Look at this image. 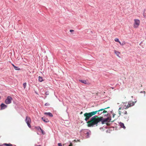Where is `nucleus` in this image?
Here are the masks:
<instances>
[{
	"label": "nucleus",
	"mask_w": 146,
	"mask_h": 146,
	"mask_svg": "<svg viewBox=\"0 0 146 146\" xmlns=\"http://www.w3.org/2000/svg\"><path fill=\"white\" fill-rule=\"evenodd\" d=\"M102 119V117H99L98 116L95 115L87 122V125L88 127H93L95 125L97 126L98 123L101 121Z\"/></svg>",
	"instance_id": "1"
},
{
	"label": "nucleus",
	"mask_w": 146,
	"mask_h": 146,
	"mask_svg": "<svg viewBox=\"0 0 146 146\" xmlns=\"http://www.w3.org/2000/svg\"><path fill=\"white\" fill-rule=\"evenodd\" d=\"M97 111H94L88 113H86L84 114V116L85 117L84 120L87 121L92 116L95 115L97 113Z\"/></svg>",
	"instance_id": "2"
},
{
	"label": "nucleus",
	"mask_w": 146,
	"mask_h": 146,
	"mask_svg": "<svg viewBox=\"0 0 146 146\" xmlns=\"http://www.w3.org/2000/svg\"><path fill=\"white\" fill-rule=\"evenodd\" d=\"M134 23L133 25V27L135 28H137L139 26L140 24V21L138 19H134Z\"/></svg>",
	"instance_id": "3"
},
{
	"label": "nucleus",
	"mask_w": 146,
	"mask_h": 146,
	"mask_svg": "<svg viewBox=\"0 0 146 146\" xmlns=\"http://www.w3.org/2000/svg\"><path fill=\"white\" fill-rule=\"evenodd\" d=\"M25 121L28 127L29 128H31V126L30 125V123L31 122V119L28 116H27L25 119Z\"/></svg>",
	"instance_id": "4"
},
{
	"label": "nucleus",
	"mask_w": 146,
	"mask_h": 146,
	"mask_svg": "<svg viewBox=\"0 0 146 146\" xmlns=\"http://www.w3.org/2000/svg\"><path fill=\"white\" fill-rule=\"evenodd\" d=\"M12 98L11 97L8 96L5 101V103L6 104H9L11 102Z\"/></svg>",
	"instance_id": "5"
},
{
	"label": "nucleus",
	"mask_w": 146,
	"mask_h": 146,
	"mask_svg": "<svg viewBox=\"0 0 146 146\" xmlns=\"http://www.w3.org/2000/svg\"><path fill=\"white\" fill-rule=\"evenodd\" d=\"M79 81L80 82L84 83L85 84L90 85V83L88 82L87 80H79Z\"/></svg>",
	"instance_id": "6"
},
{
	"label": "nucleus",
	"mask_w": 146,
	"mask_h": 146,
	"mask_svg": "<svg viewBox=\"0 0 146 146\" xmlns=\"http://www.w3.org/2000/svg\"><path fill=\"white\" fill-rule=\"evenodd\" d=\"M0 106L1 110H4L7 107V105L3 103Z\"/></svg>",
	"instance_id": "7"
},
{
	"label": "nucleus",
	"mask_w": 146,
	"mask_h": 146,
	"mask_svg": "<svg viewBox=\"0 0 146 146\" xmlns=\"http://www.w3.org/2000/svg\"><path fill=\"white\" fill-rule=\"evenodd\" d=\"M136 102V101L135 102L132 101H129V102L128 103L130 104V106L131 107L134 106Z\"/></svg>",
	"instance_id": "8"
},
{
	"label": "nucleus",
	"mask_w": 146,
	"mask_h": 146,
	"mask_svg": "<svg viewBox=\"0 0 146 146\" xmlns=\"http://www.w3.org/2000/svg\"><path fill=\"white\" fill-rule=\"evenodd\" d=\"M123 116L125 119H127V120H128L129 119V116L127 114V115H123Z\"/></svg>",
	"instance_id": "9"
},
{
	"label": "nucleus",
	"mask_w": 146,
	"mask_h": 146,
	"mask_svg": "<svg viewBox=\"0 0 146 146\" xmlns=\"http://www.w3.org/2000/svg\"><path fill=\"white\" fill-rule=\"evenodd\" d=\"M42 119L44 122H48L49 121L48 119L44 117H42Z\"/></svg>",
	"instance_id": "10"
},
{
	"label": "nucleus",
	"mask_w": 146,
	"mask_h": 146,
	"mask_svg": "<svg viewBox=\"0 0 146 146\" xmlns=\"http://www.w3.org/2000/svg\"><path fill=\"white\" fill-rule=\"evenodd\" d=\"M44 114L45 115H48L49 116L51 117H53V115H52V114L50 112H48V113L45 112L44 113Z\"/></svg>",
	"instance_id": "11"
},
{
	"label": "nucleus",
	"mask_w": 146,
	"mask_h": 146,
	"mask_svg": "<svg viewBox=\"0 0 146 146\" xmlns=\"http://www.w3.org/2000/svg\"><path fill=\"white\" fill-rule=\"evenodd\" d=\"M120 125L121 127L123 128L124 129H125V127L124 126V124L120 122Z\"/></svg>",
	"instance_id": "12"
},
{
	"label": "nucleus",
	"mask_w": 146,
	"mask_h": 146,
	"mask_svg": "<svg viewBox=\"0 0 146 146\" xmlns=\"http://www.w3.org/2000/svg\"><path fill=\"white\" fill-rule=\"evenodd\" d=\"M130 104L128 103V104L127 105V106L125 105L124 106V108L125 109H127L128 108H129V107H130Z\"/></svg>",
	"instance_id": "13"
},
{
	"label": "nucleus",
	"mask_w": 146,
	"mask_h": 146,
	"mask_svg": "<svg viewBox=\"0 0 146 146\" xmlns=\"http://www.w3.org/2000/svg\"><path fill=\"white\" fill-rule=\"evenodd\" d=\"M114 52L115 54L117 56H118L119 57V54H120V52L117 51L116 50H114Z\"/></svg>",
	"instance_id": "14"
},
{
	"label": "nucleus",
	"mask_w": 146,
	"mask_h": 146,
	"mask_svg": "<svg viewBox=\"0 0 146 146\" xmlns=\"http://www.w3.org/2000/svg\"><path fill=\"white\" fill-rule=\"evenodd\" d=\"M110 108V107H107L106 108H104V109H100V110H98L97 111H98V112H99V111H103V110H104L106 109H107L109 108Z\"/></svg>",
	"instance_id": "15"
},
{
	"label": "nucleus",
	"mask_w": 146,
	"mask_h": 146,
	"mask_svg": "<svg viewBox=\"0 0 146 146\" xmlns=\"http://www.w3.org/2000/svg\"><path fill=\"white\" fill-rule=\"evenodd\" d=\"M114 40L116 42H118L120 44H121V42L119 41V39L118 38H115V39Z\"/></svg>",
	"instance_id": "16"
},
{
	"label": "nucleus",
	"mask_w": 146,
	"mask_h": 146,
	"mask_svg": "<svg viewBox=\"0 0 146 146\" xmlns=\"http://www.w3.org/2000/svg\"><path fill=\"white\" fill-rule=\"evenodd\" d=\"M38 80L40 82H42L43 81V78L41 76H39L38 77Z\"/></svg>",
	"instance_id": "17"
},
{
	"label": "nucleus",
	"mask_w": 146,
	"mask_h": 146,
	"mask_svg": "<svg viewBox=\"0 0 146 146\" xmlns=\"http://www.w3.org/2000/svg\"><path fill=\"white\" fill-rule=\"evenodd\" d=\"M122 113L123 115H127V111L125 110H124L123 112H122Z\"/></svg>",
	"instance_id": "18"
},
{
	"label": "nucleus",
	"mask_w": 146,
	"mask_h": 146,
	"mask_svg": "<svg viewBox=\"0 0 146 146\" xmlns=\"http://www.w3.org/2000/svg\"><path fill=\"white\" fill-rule=\"evenodd\" d=\"M4 145H5L6 146H12V145L10 143L7 144V143H4Z\"/></svg>",
	"instance_id": "19"
},
{
	"label": "nucleus",
	"mask_w": 146,
	"mask_h": 146,
	"mask_svg": "<svg viewBox=\"0 0 146 146\" xmlns=\"http://www.w3.org/2000/svg\"><path fill=\"white\" fill-rule=\"evenodd\" d=\"M104 119V121L105 122L110 121V119L109 118H107L105 119Z\"/></svg>",
	"instance_id": "20"
},
{
	"label": "nucleus",
	"mask_w": 146,
	"mask_h": 146,
	"mask_svg": "<svg viewBox=\"0 0 146 146\" xmlns=\"http://www.w3.org/2000/svg\"><path fill=\"white\" fill-rule=\"evenodd\" d=\"M121 109V107H120L119 108V109L118 110V113L120 115H121V112L120 111V110Z\"/></svg>",
	"instance_id": "21"
},
{
	"label": "nucleus",
	"mask_w": 146,
	"mask_h": 146,
	"mask_svg": "<svg viewBox=\"0 0 146 146\" xmlns=\"http://www.w3.org/2000/svg\"><path fill=\"white\" fill-rule=\"evenodd\" d=\"M14 69L17 70H19L20 69V68H19L17 67L16 66H15L14 67Z\"/></svg>",
	"instance_id": "22"
},
{
	"label": "nucleus",
	"mask_w": 146,
	"mask_h": 146,
	"mask_svg": "<svg viewBox=\"0 0 146 146\" xmlns=\"http://www.w3.org/2000/svg\"><path fill=\"white\" fill-rule=\"evenodd\" d=\"M26 85H27V83L26 82L24 83L23 84V87H24V89H25V88L26 86Z\"/></svg>",
	"instance_id": "23"
},
{
	"label": "nucleus",
	"mask_w": 146,
	"mask_h": 146,
	"mask_svg": "<svg viewBox=\"0 0 146 146\" xmlns=\"http://www.w3.org/2000/svg\"><path fill=\"white\" fill-rule=\"evenodd\" d=\"M125 44L126 42L125 41H124L122 43H121V44H120L121 45L123 46L124 45H125Z\"/></svg>",
	"instance_id": "24"
},
{
	"label": "nucleus",
	"mask_w": 146,
	"mask_h": 146,
	"mask_svg": "<svg viewBox=\"0 0 146 146\" xmlns=\"http://www.w3.org/2000/svg\"><path fill=\"white\" fill-rule=\"evenodd\" d=\"M44 105H45V106H48L49 105V104L48 103H46Z\"/></svg>",
	"instance_id": "25"
},
{
	"label": "nucleus",
	"mask_w": 146,
	"mask_h": 146,
	"mask_svg": "<svg viewBox=\"0 0 146 146\" xmlns=\"http://www.w3.org/2000/svg\"><path fill=\"white\" fill-rule=\"evenodd\" d=\"M40 129L42 131V133L43 134H44V133L43 131L40 128Z\"/></svg>",
	"instance_id": "26"
},
{
	"label": "nucleus",
	"mask_w": 146,
	"mask_h": 146,
	"mask_svg": "<svg viewBox=\"0 0 146 146\" xmlns=\"http://www.w3.org/2000/svg\"><path fill=\"white\" fill-rule=\"evenodd\" d=\"M107 112L106 111L104 110H103L102 113H106Z\"/></svg>",
	"instance_id": "27"
},
{
	"label": "nucleus",
	"mask_w": 146,
	"mask_h": 146,
	"mask_svg": "<svg viewBox=\"0 0 146 146\" xmlns=\"http://www.w3.org/2000/svg\"><path fill=\"white\" fill-rule=\"evenodd\" d=\"M58 146H62V144L61 143H58Z\"/></svg>",
	"instance_id": "28"
},
{
	"label": "nucleus",
	"mask_w": 146,
	"mask_h": 146,
	"mask_svg": "<svg viewBox=\"0 0 146 146\" xmlns=\"http://www.w3.org/2000/svg\"><path fill=\"white\" fill-rule=\"evenodd\" d=\"M74 31V30H70V31L71 33L73 32Z\"/></svg>",
	"instance_id": "29"
},
{
	"label": "nucleus",
	"mask_w": 146,
	"mask_h": 146,
	"mask_svg": "<svg viewBox=\"0 0 146 146\" xmlns=\"http://www.w3.org/2000/svg\"><path fill=\"white\" fill-rule=\"evenodd\" d=\"M105 122V121H104V119L102 121V123L103 124L104 123V122Z\"/></svg>",
	"instance_id": "30"
},
{
	"label": "nucleus",
	"mask_w": 146,
	"mask_h": 146,
	"mask_svg": "<svg viewBox=\"0 0 146 146\" xmlns=\"http://www.w3.org/2000/svg\"><path fill=\"white\" fill-rule=\"evenodd\" d=\"M105 122V121H104V119L102 121V123L103 124L104 123V122Z\"/></svg>",
	"instance_id": "31"
},
{
	"label": "nucleus",
	"mask_w": 146,
	"mask_h": 146,
	"mask_svg": "<svg viewBox=\"0 0 146 146\" xmlns=\"http://www.w3.org/2000/svg\"><path fill=\"white\" fill-rule=\"evenodd\" d=\"M115 114L113 113V114H112L113 117H114V116H115Z\"/></svg>",
	"instance_id": "32"
},
{
	"label": "nucleus",
	"mask_w": 146,
	"mask_h": 146,
	"mask_svg": "<svg viewBox=\"0 0 146 146\" xmlns=\"http://www.w3.org/2000/svg\"><path fill=\"white\" fill-rule=\"evenodd\" d=\"M68 146H72V143H70V144Z\"/></svg>",
	"instance_id": "33"
},
{
	"label": "nucleus",
	"mask_w": 146,
	"mask_h": 146,
	"mask_svg": "<svg viewBox=\"0 0 146 146\" xmlns=\"http://www.w3.org/2000/svg\"><path fill=\"white\" fill-rule=\"evenodd\" d=\"M12 66H13V68L15 66L13 64H12Z\"/></svg>",
	"instance_id": "34"
},
{
	"label": "nucleus",
	"mask_w": 146,
	"mask_h": 146,
	"mask_svg": "<svg viewBox=\"0 0 146 146\" xmlns=\"http://www.w3.org/2000/svg\"><path fill=\"white\" fill-rule=\"evenodd\" d=\"M87 135H88L89 134V133L88 132H87Z\"/></svg>",
	"instance_id": "35"
},
{
	"label": "nucleus",
	"mask_w": 146,
	"mask_h": 146,
	"mask_svg": "<svg viewBox=\"0 0 146 146\" xmlns=\"http://www.w3.org/2000/svg\"><path fill=\"white\" fill-rule=\"evenodd\" d=\"M82 112H81V113H80V114H82Z\"/></svg>",
	"instance_id": "36"
},
{
	"label": "nucleus",
	"mask_w": 146,
	"mask_h": 146,
	"mask_svg": "<svg viewBox=\"0 0 146 146\" xmlns=\"http://www.w3.org/2000/svg\"><path fill=\"white\" fill-rule=\"evenodd\" d=\"M41 146L40 145H37V146Z\"/></svg>",
	"instance_id": "37"
},
{
	"label": "nucleus",
	"mask_w": 146,
	"mask_h": 146,
	"mask_svg": "<svg viewBox=\"0 0 146 146\" xmlns=\"http://www.w3.org/2000/svg\"><path fill=\"white\" fill-rule=\"evenodd\" d=\"M106 124H107V125H108V123H106Z\"/></svg>",
	"instance_id": "38"
},
{
	"label": "nucleus",
	"mask_w": 146,
	"mask_h": 146,
	"mask_svg": "<svg viewBox=\"0 0 146 146\" xmlns=\"http://www.w3.org/2000/svg\"><path fill=\"white\" fill-rule=\"evenodd\" d=\"M46 94H47V92H46Z\"/></svg>",
	"instance_id": "39"
},
{
	"label": "nucleus",
	"mask_w": 146,
	"mask_h": 146,
	"mask_svg": "<svg viewBox=\"0 0 146 146\" xmlns=\"http://www.w3.org/2000/svg\"><path fill=\"white\" fill-rule=\"evenodd\" d=\"M46 94H47V92H46Z\"/></svg>",
	"instance_id": "40"
},
{
	"label": "nucleus",
	"mask_w": 146,
	"mask_h": 146,
	"mask_svg": "<svg viewBox=\"0 0 146 146\" xmlns=\"http://www.w3.org/2000/svg\"><path fill=\"white\" fill-rule=\"evenodd\" d=\"M0 146H1V145H0Z\"/></svg>",
	"instance_id": "41"
}]
</instances>
